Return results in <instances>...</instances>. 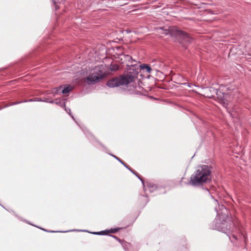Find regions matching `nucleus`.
I'll return each mask as SVG.
<instances>
[{"instance_id":"nucleus-11","label":"nucleus","mask_w":251,"mask_h":251,"mask_svg":"<svg viewBox=\"0 0 251 251\" xmlns=\"http://www.w3.org/2000/svg\"><path fill=\"white\" fill-rule=\"evenodd\" d=\"M119 69V66L117 64H111L109 67V69L112 71H115Z\"/></svg>"},{"instance_id":"nucleus-5","label":"nucleus","mask_w":251,"mask_h":251,"mask_svg":"<svg viewBox=\"0 0 251 251\" xmlns=\"http://www.w3.org/2000/svg\"><path fill=\"white\" fill-rule=\"evenodd\" d=\"M102 77V75L101 72H100V73L95 72L87 76V83L88 84L96 83L98 82Z\"/></svg>"},{"instance_id":"nucleus-19","label":"nucleus","mask_w":251,"mask_h":251,"mask_svg":"<svg viewBox=\"0 0 251 251\" xmlns=\"http://www.w3.org/2000/svg\"><path fill=\"white\" fill-rule=\"evenodd\" d=\"M111 237L114 238L115 239H117V240H118L119 241H120V240L116 236H114V235H111Z\"/></svg>"},{"instance_id":"nucleus-4","label":"nucleus","mask_w":251,"mask_h":251,"mask_svg":"<svg viewBox=\"0 0 251 251\" xmlns=\"http://www.w3.org/2000/svg\"><path fill=\"white\" fill-rule=\"evenodd\" d=\"M177 40L181 44H186L191 43V37L186 33L179 30H176L174 33Z\"/></svg>"},{"instance_id":"nucleus-2","label":"nucleus","mask_w":251,"mask_h":251,"mask_svg":"<svg viewBox=\"0 0 251 251\" xmlns=\"http://www.w3.org/2000/svg\"><path fill=\"white\" fill-rule=\"evenodd\" d=\"M219 209L215 208L217 211V216L219 217L220 223H217L216 228L217 230L221 231L225 233H228L230 231L231 224L227 221L228 219V210L223 205H219Z\"/></svg>"},{"instance_id":"nucleus-1","label":"nucleus","mask_w":251,"mask_h":251,"mask_svg":"<svg viewBox=\"0 0 251 251\" xmlns=\"http://www.w3.org/2000/svg\"><path fill=\"white\" fill-rule=\"evenodd\" d=\"M211 179V170L207 165L198 167L196 171L191 176L190 183L193 186H200L209 182Z\"/></svg>"},{"instance_id":"nucleus-14","label":"nucleus","mask_w":251,"mask_h":251,"mask_svg":"<svg viewBox=\"0 0 251 251\" xmlns=\"http://www.w3.org/2000/svg\"><path fill=\"white\" fill-rule=\"evenodd\" d=\"M118 229L117 228H114V229H111L109 230H108L109 232L111 233H115L116 232L118 231Z\"/></svg>"},{"instance_id":"nucleus-6","label":"nucleus","mask_w":251,"mask_h":251,"mask_svg":"<svg viewBox=\"0 0 251 251\" xmlns=\"http://www.w3.org/2000/svg\"><path fill=\"white\" fill-rule=\"evenodd\" d=\"M72 88L73 87L69 85L60 86L58 87L54 88L52 90V93L54 94L53 95L58 94L61 90V93L65 94L69 93Z\"/></svg>"},{"instance_id":"nucleus-3","label":"nucleus","mask_w":251,"mask_h":251,"mask_svg":"<svg viewBox=\"0 0 251 251\" xmlns=\"http://www.w3.org/2000/svg\"><path fill=\"white\" fill-rule=\"evenodd\" d=\"M133 80L134 77L132 75L127 74L110 79L107 82L106 84L107 86L111 88L126 86Z\"/></svg>"},{"instance_id":"nucleus-10","label":"nucleus","mask_w":251,"mask_h":251,"mask_svg":"<svg viewBox=\"0 0 251 251\" xmlns=\"http://www.w3.org/2000/svg\"><path fill=\"white\" fill-rule=\"evenodd\" d=\"M62 106H63V108H64L65 111L72 117V118L74 120V116L71 114V109H69V108H67L66 107V104H65V103L64 102H63L62 103Z\"/></svg>"},{"instance_id":"nucleus-16","label":"nucleus","mask_w":251,"mask_h":251,"mask_svg":"<svg viewBox=\"0 0 251 251\" xmlns=\"http://www.w3.org/2000/svg\"><path fill=\"white\" fill-rule=\"evenodd\" d=\"M112 156H113L115 158H116L117 160H118L120 162H121L122 164L124 162H123L119 158L117 157L115 155H112Z\"/></svg>"},{"instance_id":"nucleus-17","label":"nucleus","mask_w":251,"mask_h":251,"mask_svg":"<svg viewBox=\"0 0 251 251\" xmlns=\"http://www.w3.org/2000/svg\"><path fill=\"white\" fill-rule=\"evenodd\" d=\"M104 231H100V232H94V234H97V235H102L103 234V232Z\"/></svg>"},{"instance_id":"nucleus-18","label":"nucleus","mask_w":251,"mask_h":251,"mask_svg":"<svg viewBox=\"0 0 251 251\" xmlns=\"http://www.w3.org/2000/svg\"><path fill=\"white\" fill-rule=\"evenodd\" d=\"M170 33V31L168 30H165L164 34L166 35Z\"/></svg>"},{"instance_id":"nucleus-20","label":"nucleus","mask_w":251,"mask_h":251,"mask_svg":"<svg viewBox=\"0 0 251 251\" xmlns=\"http://www.w3.org/2000/svg\"><path fill=\"white\" fill-rule=\"evenodd\" d=\"M137 176H138V178L141 180V181H142V183H143V185H144V181H143V180L142 179H141V178H140V177H139L137 175Z\"/></svg>"},{"instance_id":"nucleus-13","label":"nucleus","mask_w":251,"mask_h":251,"mask_svg":"<svg viewBox=\"0 0 251 251\" xmlns=\"http://www.w3.org/2000/svg\"><path fill=\"white\" fill-rule=\"evenodd\" d=\"M229 238L232 242H234V241L237 239V237L235 235H232V236H229Z\"/></svg>"},{"instance_id":"nucleus-15","label":"nucleus","mask_w":251,"mask_h":251,"mask_svg":"<svg viewBox=\"0 0 251 251\" xmlns=\"http://www.w3.org/2000/svg\"><path fill=\"white\" fill-rule=\"evenodd\" d=\"M122 164H123L124 166H125L129 170H130L132 173L134 174V172L130 168H129L128 166H127L124 162H123Z\"/></svg>"},{"instance_id":"nucleus-8","label":"nucleus","mask_w":251,"mask_h":251,"mask_svg":"<svg viewBox=\"0 0 251 251\" xmlns=\"http://www.w3.org/2000/svg\"><path fill=\"white\" fill-rule=\"evenodd\" d=\"M140 68L142 70H146L148 73H151L152 70L151 67L148 64H142L140 65Z\"/></svg>"},{"instance_id":"nucleus-7","label":"nucleus","mask_w":251,"mask_h":251,"mask_svg":"<svg viewBox=\"0 0 251 251\" xmlns=\"http://www.w3.org/2000/svg\"><path fill=\"white\" fill-rule=\"evenodd\" d=\"M152 69L158 71L159 69H162L164 67V64L160 60H156L152 62Z\"/></svg>"},{"instance_id":"nucleus-12","label":"nucleus","mask_w":251,"mask_h":251,"mask_svg":"<svg viewBox=\"0 0 251 251\" xmlns=\"http://www.w3.org/2000/svg\"><path fill=\"white\" fill-rule=\"evenodd\" d=\"M45 101L48 102H50L51 103H55L56 104L60 105L62 107H63V106H62L63 102H61L60 101H58L57 100H56L55 101L51 100L50 101H48V100H46Z\"/></svg>"},{"instance_id":"nucleus-9","label":"nucleus","mask_w":251,"mask_h":251,"mask_svg":"<svg viewBox=\"0 0 251 251\" xmlns=\"http://www.w3.org/2000/svg\"><path fill=\"white\" fill-rule=\"evenodd\" d=\"M147 186L149 189V191L151 192H153L156 188V186L155 185L150 182L147 183Z\"/></svg>"}]
</instances>
